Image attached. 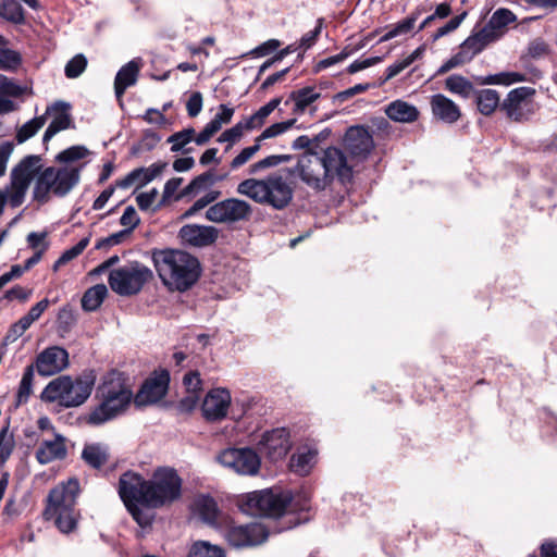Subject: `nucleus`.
I'll return each mask as SVG.
<instances>
[{
    "mask_svg": "<svg viewBox=\"0 0 557 557\" xmlns=\"http://www.w3.org/2000/svg\"><path fill=\"white\" fill-rule=\"evenodd\" d=\"M100 403L85 418L90 425H101L122 414L129 406L133 392L127 377L117 371L108 373L98 386Z\"/></svg>",
    "mask_w": 557,
    "mask_h": 557,
    "instance_id": "nucleus-1",
    "label": "nucleus"
},
{
    "mask_svg": "<svg viewBox=\"0 0 557 557\" xmlns=\"http://www.w3.org/2000/svg\"><path fill=\"white\" fill-rule=\"evenodd\" d=\"M154 268L165 286L184 292L199 277V262L182 250H158L152 255Z\"/></svg>",
    "mask_w": 557,
    "mask_h": 557,
    "instance_id": "nucleus-2",
    "label": "nucleus"
},
{
    "mask_svg": "<svg viewBox=\"0 0 557 557\" xmlns=\"http://www.w3.org/2000/svg\"><path fill=\"white\" fill-rule=\"evenodd\" d=\"M236 191L259 205H268L276 210L286 208L294 195L287 180L277 174L261 180L246 178L237 185Z\"/></svg>",
    "mask_w": 557,
    "mask_h": 557,
    "instance_id": "nucleus-3",
    "label": "nucleus"
},
{
    "mask_svg": "<svg viewBox=\"0 0 557 557\" xmlns=\"http://www.w3.org/2000/svg\"><path fill=\"white\" fill-rule=\"evenodd\" d=\"M243 512L250 516L281 517L288 510L304 509L289 491L270 488L255 491L240 497L238 502Z\"/></svg>",
    "mask_w": 557,
    "mask_h": 557,
    "instance_id": "nucleus-4",
    "label": "nucleus"
},
{
    "mask_svg": "<svg viewBox=\"0 0 557 557\" xmlns=\"http://www.w3.org/2000/svg\"><path fill=\"white\" fill-rule=\"evenodd\" d=\"M81 169L82 166L75 164L45 169L36 180L34 198L46 202L50 194L58 197L67 195L78 184Z\"/></svg>",
    "mask_w": 557,
    "mask_h": 557,
    "instance_id": "nucleus-5",
    "label": "nucleus"
},
{
    "mask_svg": "<svg viewBox=\"0 0 557 557\" xmlns=\"http://www.w3.org/2000/svg\"><path fill=\"white\" fill-rule=\"evenodd\" d=\"M92 386V379L73 380L69 375H61L47 384L41 393V399L47 403H58L66 408L77 407L90 396Z\"/></svg>",
    "mask_w": 557,
    "mask_h": 557,
    "instance_id": "nucleus-6",
    "label": "nucleus"
},
{
    "mask_svg": "<svg viewBox=\"0 0 557 557\" xmlns=\"http://www.w3.org/2000/svg\"><path fill=\"white\" fill-rule=\"evenodd\" d=\"M152 278V271L140 262H129L110 271L108 283L120 296L138 294L144 285Z\"/></svg>",
    "mask_w": 557,
    "mask_h": 557,
    "instance_id": "nucleus-7",
    "label": "nucleus"
},
{
    "mask_svg": "<svg viewBox=\"0 0 557 557\" xmlns=\"http://www.w3.org/2000/svg\"><path fill=\"white\" fill-rule=\"evenodd\" d=\"M182 481L171 468L157 469L148 481L149 508H159L172 504L181 496Z\"/></svg>",
    "mask_w": 557,
    "mask_h": 557,
    "instance_id": "nucleus-8",
    "label": "nucleus"
},
{
    "mask_svg": "<svg viewBox=\"0 0 557 557\" xmlns=\"http://www.w3.org/2000/svg\"><path fill=\"white\" fill-rule=\"evenodd\" d=\"M41 169V160L37 156L24 158L11 172V184L7 189V198L12 207L23 203L30 182Z\"/></svg>",
    "mask_w": 557,
    "mask_h": 557,
    "instance_id": "nucleus-9",
    "label": "nucleus"
},
{
    "mask_svg": "<svg viewBox=\"0 0 557 557\" xmlns=\"http://www.w3.org/2000/svg\"><path fill=\"white\" fill-rule=\"evenodd\" d=\"M223 468L239 475H256L261 467L259 455L251 448H226L216 456Z\"/></svg>",
    "mask_w": 557,
    "mask_h": 557,
    "instance_id": "nucleus-10",
    "label": "nucleus"
},
{
    "mask_svg": "<svg viewBox=\"0 0 557 557\" xmlns=\"http://www.w3.org/2000/svg\"><path fill=\"white\" fill-rule=\"evenodd\" d=\"M252 207L246 200L227 198L210 206L206 219L218 224H235L250 219Z\"/></svg>",
    "mask_w": 557,
    "mask_h": 557,
    "instance_id": "nucleus-11",
    "label": "nucleus"
},
{
    "mask_svg": "<svg viewBox=\"0 0 557 557\" xmlns=\"http://www.w3.org/2000/svg\"><path fill=\"white\" fill-rule=\"evenodd\" d=\"M324 166L321 154L306 151L298 159L296 173L309 187L322 190L329 185Z\"/></svg>",
    "mask_w": 557,
    "mask_h": 557,
    "instance_id": "nucleus-12",
    "label": "nucleus"
},
{
    "mask_svg": "<svg viewBox=\"0 0 557 557\" xmlns=\"http://www.w3.org/2000/svg\"><path fill=\"white\" fill-rule=\"evenodd\" d=\"M119 494L125 506L140 504L149 508L148 481L135 472H125L119 482Z\"/></svg>",
    "mask_w": 557,
    "mask_h": 557,
    "instance_id": "nucleus-13",
    "label": "nucleus"
},
{
    "mask_svg": "<svg viewBox=\"0 0 557 557\" xmlns=\"http://www.w3.org/2000/svg\"><path fill=\"white\" fill-rule=\"evenodd\" d=\"M268 537L262 524L250 523L246 525H232L226 530L225 539L236 548L255 546L263 543Z\"/></svg>",
    "mask_w": 557,
    "mask_h": 557,
    "instance_id": "nucleus-14",
    "label": "nucleus"
},
{
    "mask_svg": "<svg viewBox=\"0 0 557 557\" xmlns=\"http://www.w3.org/2000/svg\"><path fill=\"white\" fill-rule=\"evenodd\" d=\"M321 158L325 164L324 168L329 178V184L334 177H337L343 182L350 180L355 164L351 158H347L341 149L336 147H329L322 152Z\"/></svg>",
    "mask_w": 557,
    "mask_h": 557,
    "instance_id": "nucleus-15",
    "label": "nucleus"
},
{
    "mask_svg": "<svg viewBox=\"0 0 557 557\" xmlns=\"http://www.w3.org/2000/svg\"><path fill=\"white\" fill-rule=\"evenodd\" d=\"M169 381L170 377L165 371L147 379L138 393L134 396V404L137 407L157 404L165 396Z\"/></svg>",
    "mask_w": 557,
    "mask_h": 557,
    "instance_id": "nucleus-16",
    "label": "nucleus"
},
{
    "mask_svg": "<svg viewBox=\"0 0 557 557\" xmlns=\"http://www.w3.org/2000/svg\"><path fill=\"white\" fill-rule=\"evenodd\" d=\"M78 491L79 483L76 479H70L57 485L49 493L45 515L74 508Z\"/></svg>",
    "mask_w": 557,
    "mask_h": 557,
    "instance_id": "nucleus-17",
    "label": "nucleus"
},
{
    "mask_svg": "<svg viewBox=\"0 0 557 557\" xmlns=\"http://www.w3.org/2000/svg\"><path fill=\"white\" fill-rule=\"evenodd\" d=\"M535 94L531 87H518L512 89L503 103V109L508 117L520 122L527 120L532 113L530 98Z\"/></svg>",
    "mask_w": 557,
    "mask_h": 557,
    "instance_id": "nucleus-18",
    "label": "nucleus"
},
{
    "mask_svg": "<svg viewBox=\"0 0 557 557\" xmlns=\"http://www.w3.org/2000/svg\"><path fill=\"white\" fill-rule=\"evenodd\" d=\"M33 366L41 376L54 375L69 366V354L62 347L51 346L37 356Z\"/></svg>",
    "mask_w": 557,
    "mask_h": 557,
    "instance_id": "nucleus-19",
    "label": "nucleus"
},
{
    "mask_svg": "<svg viewBox=\"0 0 557 557\" xmlns=\"http://www.w3.org/2000/svg\"><path fill=\"white\" fill-rule=\"evenodd\" d=\"M231 394L225 388H213L207 393L201 404V412L208 421H220L227 416Z\"/></svg>",
    "mask_w": 557,
    "mask_h": 557,
    "instance_id": "nucleus-20",
    "label": "nucleus"
},
{
    "mask_svg": "<svg viewBox=\"0 0 557 557\" xmlns=\"http://www.w3.org/2000/svg\"><path fill=\"white\" fill-rule=\"evenodd\" d=\"M344 145L352 161L362 160L372 150L373 139L364 127L352 126L345 134Z\"/></svg>",
    "mask_w": 557,
    "mask_h": 557,
    "instance_id": "nucleus-21",
    "label": "nucleus"
},
{
    "mask_svg": "<svg viewBox=\"0 0 557 557\" xmlns=\"http://www.w3.org/2000/svg\"><path fill=\"white\" fill-rule=\"evenodd\" d=\"M259 449L271 460H278L286 456L290 448L289 434L285 429H275L265 432L258 443Z\"/></svg>",
    "mask_w": 557,
    "mask_h": 557,
    "instance_id": "nucleus-22",
    "label": "nucleus"
},
{
    "mask_svg": "<svg viewBox=\"0 0 557 557\" xmlns=\"http://www.w3.org/2000/svg\"><path fill=\"white\" fill-rule=\"evenodd\" d=\"M218 236V228L210 225L187 224L180 230L182 242L193 247L210 246Z\"/></svg>",
    "mask_w": 557,
    "mask_h": 557,
    "instance_id": "nucleus-23",
    "label": "nucleus"
},
{
    "mask_svg": "<svg viewBox=\"0 0 557 557\" xmlns=\"http://www.w3.org/2000/svg\"><path fill=\"white\" fill-rule=\"evenodd\" d=\"M69 110L70 106L63 101H57L46 109L44 115H50L52 120L44 134V143L51 140L57 133L71 127L72 119Z\"/></svg>",
    "mask_w": 557,
    "mask_h": 557,
    "instance_id": "nucleus-24",
    "label": "nucleus"
},
{
    "mask_svg": "<svg viewBox=\"0 0 557 557\" xmlns=\"http://www.w3.org/2000/svg\"><path fill=\"white\" fill-rule=\"evenodd\" d=\"M322 88L317 86H306L296 90H293L285 104H289L293 102V113L295 115H302L307 110L314 112L315 109L312 108L313 103L321 98Z\"/></svg>",
    "mask_w": 557,
    "mask_h": 557,
    "instance_id": "nucleus-25",
    "label": "nucleus"
},
{
    "mask_svg": "<svg viewBox=\"0 0 557 557\" xmlns=\"http://www.w3.org/2000/svg\"><path fill=\"white\" fill-rule=\"evenodd\" d=\"M65 456V438L60 434H54L52 438L44 440L36 451V459L41 465L63 459Z\"/></svg>",
    "mask_w": 557,
    "mask_h": 557,
    "instance_id": "nucleus-26",
    "label": "nucleus"
},
{
    "mask_svg": "<svg viewBox=\"0 0 557 557\" xmlns=\"http://www.w3.org/2000/svg\"><path fill=\"white\" fill-rule=\"evenodd\" d=\"M164 164H151L148 168H138L129 172L124 178L116 182V187L122 189H127L133 185L137 187H143L146 184L153 181L157 176H159L163 169Z\"/></svg>",
    "mask_w": 557,
    "mask_h": 557,
    "instance_id": "nucleus-27",
    "label": "nucleus"
},
{
    "mask_svg": "<svg viewBox=\"0 0 557 557\" xmlns=\"http://www.w3.org/2000/svg\"><path fill=\"white\" fill-rule=\"evenodd\" d=\"M517 21L516 14L506 8L497 9L483 27L490 37L496 41L508 30V26Z\"/></svg>",
    "mask_w": 557,
    "mask_h": 557,
    "instance_id": "nucleus-28",
    "label": "nucleus"
},
{
    "mask_svg": "<svg viewBox=\"0 0 557 557\" xmlns=\"http://www.w3.org/2000/svg\"><path fill=\"white\" fill-rule=\"evenodd\" d=\"M430 104L433 115L445 123H455L461 115L459 107L442 94L432 96Z\"/></svg>",
    "mask_w": 557,
    "mask_h": 557,
    "instance_id": "nucleus-29",
    "label": "nucleus"
},
{
    "mask_svg": "<svg viewBox=\"0 0 557 557\" xmlns=\"http://www.w3.org/2000/svg\"><path fill=\"white\" fill-rule=\"evenodd\" d=\"M183 385L187 396L184 397L180 406L183 410L190 411L198 405L200 393L202 391V381L198 371H189L183 377Z\"/></svg>",
    "mask_w": 557,
    "mask_h": 557,
    "instance_id": "nucleus-30",
    "label": "nucleus"
},
{
    "mask_svg": "<svg viewBox=\"0 0 557 557\" xmlns=\"http://www.w3.org/2000/svg\"><path fill=\"white\" fill-rule=\"evenodd\" d=\"M141 67V60L134 59L120 69L114 81V90L117 98H121L126 88L135 85Z\"/></svg>",
    "mask_w": 557,
    "mask_h": 557,
    "instance_id": "nucleus-31",
    "label": "nucleus"
},
{
    "mask_svg": "<svg viewBox=\"0 0 557 557\" xmlns=\"http://www.w3.org/2000/svg\"><path fill=\"white\" fill-rule=\"evenodd\" d=\"M385 114L398 123H412L419 117V110L404 100H395L385 108Z\"/></svg>",
    "mask_w": 557,
    "mask_h": 557,
    "instance_id": "nucleus-32",
    "label": "nucleus"
},
{
    "mask_svg": "<svg viewBox=\"0 0 557 557\" xmlns=\"http://www.w3.org/2000/svg\"><path fill=\"white\" fill-rule=\"evenodd\" d=\"M194 512L208 524H214L219 517V507L216 502L208 495H199L193 504Z\"/></svg>",
    "mask_w": 557,
    "mask_h": 557,
    "instance_id": "nucleus-33",
    "label": "nucleus"
},
{
    "mask_svg": "<svg viewBox=\"0 0 557 557\" xmlns=\"http://www.w3.org/2000/svg\"><path fill=\"white\" fill-rule=\"evenodd\" d=\"M317 461V451L309 448L298 449L290 459V469L299 475H307Z\"/></svg>",
    "mask_w": 557,
    "mask_h": 557,
    "instance_id": "nucleus-34",
    "label": "nucleus"
},
{
    "mask_svg": "<svg viewBox=\"0 0 557 557\" xmlns=\"http://www.w3.org/2000/svg\"><path fill=\"white\" fill-rule=\"evenodd\" d=\"M494 42L484 28L469 36L461 45L460 50L471 61L480 53L488 44Z\"/></svg>",
    "mask_w": 557,
    "mask_h": 557,
    "instance_id": "nucleus-35",
    "label": "nucleus"
},
{
    "mask_svg": "<svg viewBox=\"0 0 557 557\" xmlns=\"http://www.w3.org/2000/svg\"><path fill=\"white\" fill-rule=\"evenodd\" d=\"M21 95V88L8 77L0 75V114L8 113L14 109L13 102L8 97Z\"/></svg>",
    "mask_w": 557,
    "mask_h": 557,
    "instance_id": "nucleus-36",
    "label": "nucleus"
},
{
    "mask_svg": "<svg viewBox=\"0 0 557 557\" xmlns=\"http://www.w3.org/2000/svg\"><path fill=\"white\" fill-rule=\"evenodd\" d=\"M82 458L90 467L100 468L108 461V448L102 444H88L83 449Z\"/></svg>",
    "mask_w": 557,
    "mask_h": 557,
    "instance_id": "nucleus-37",
    "label": "nucleus"
},
{
    "mask_svg": "<svg viewBox=\"0 0 557 557\" xmlns=\"http://www.w3.org/2000/svg\"><path fill=\"white\" fill-rule=\"evenodd\" d=\"M108 295V288L104 284H97L90 288H88L82 298V307L85 311H95L97 310L104 298Z\"/></svg>",
    "mask_w": 557,
    "mask_h": 557,
    "instance_id": "nucleus-38",
    "label": "nucleus"
},
{
    "mask_svg": "<svg viewBox=\"0 0 557 557\" xmlns=\"http://www.w3.org/2000/svg\"><path fill=\"white\" fill-rule=\"evenodd\" d=\"M282 99L280 97L271 99L268 103L262 106L258 111H256L252 115L245 117L247 122L248 129H258L263 126L269 115L278 108Z\"/></svg>",
    "mask_w": 557,
    "mask_h": 557,
    "instance_id": "nucleus-39",
    "label": "nucleus"
},
{
    "mask_svg": "<svg viewBox=\"0 0 557 557\" xmlns=\"http://www.w3.org/2000/svg\"><path fill=\"white\" fill-rule=\"evenodd\" d=\"M45 517L46 519H53L57 528L63 533L72 532L77 524V513L75 508L47 513Z\"/></svg>",
    "mask_w": 557,
    "mask_h": 557,
    "instance_id": "nucleus-40",
    "label": "nucleus"
},
{
    "mask_svg": "<svg viewBox=\"0 0 557 557\" xmlns=\"http://www.w3.org/2000/svg\"><path fill=\"white\" fill-rule=\"evenodd\" d=\"M445 88L449 92L462 98H469L474 91L473 84L465 76L457 74L450 75L445 79Z\"/></svg>",
    "mask_w": 557,
    "mask_h": 557,
    "instance_id": "nucleus-41",
    "label": "nucleus"
},
{
    "mask_svg": "<svg viewBox=\"0 0 557 557\" xmlns=\"http://www.w3.org/2000/svg\"><path fill=\"white\" fill-rule=\"evenodd\" d=\"M476 104L482 114L490 115L499 106V95L494 89H483L478 92Z\"/></svg>",
    "mask_w": 557,
    "mask_h": 557,
    "instance_id": "nucleus-42",
    "label": "nucleus"
},
{
    "mask_svg": "<svg viewBox=\"0 0 557 557\" xmlns=\"http://www.w3.org/2000/svg\"><path fill=\"white\" fill-rule=\"evenodd\" d=\"M33 382H34V366H28L20 382L16 393V406L26 404L33 394Z\"/></svg>",
    "mask_w": 557,
    "mask_h": 557,
    "instance_id": "nucleus-43",
    "label": "nucleus"
},
{
    "mask_svg": "<svg viewBox=\"0 0 557 557\" xmlns=\"http://www.w3.org/2000/svg\"><path fill=\"white\" fill-rule=\"evenodd\" d=\"M424 51H425L424 46H420L414 51H412L409 55H407L406 58L398 60L395 63H393L392 65H389L386 69L385 81H388V79L395 77L396 75H398L399 73H401L405 69H407L409 65H411L414 61L420 59L423 55Z\"/></svg>",
    "mask_w": 557,
    "mask_h": 557,
    "instance_id": "nucleus-44",
    "label": "nucleus"
},
{
    "mask_svg": "<svg viewBox=\"0 0 557 557\" xmlns=\"http://www.w3.org/2000/svg\"><path fill=\"white\" fill-rule=\"evenodd\" d=\"M289 160H290V156H288V154L268 156V157L252 163L248 169V173L250 175H255V174H258L267 169L275 168L282 163L288 162Z\"/></svg>",
    "mask_w": 557,
    "mask_h": 557,
    "instance_id": "nucleus-45",
    "label": "nucleus"
},
{
    "mask_svg": "<svg viewBox=\"0 0 557 557\" xmlns=\"http://www.w3.org/2000/svg\"><path fill=\"white\" fill-rule=\"evenodd\" d=\"M47 120L45 115L36 116L32 119L30 121L23 124L17 133H16V140L22 144L29 138H32L39 129L44 127Z\"/></svg>",
    "mask_w": 557,
    "mask_h": 557,
    "instance_id": "nucleus-46",
    "label": "nucleus"
},
{
    "mask_svg": "<svg viewBox=\"0 0 557 557\" xmlns=\"http://www.w3.org/2000/svg\"><path fill=\"white\" fill-rule=\"evenodd\" d=\"M188 557H225V553L220 546L198 541L191 546Z\"/></svg>",
    "mask_w": 557,
    "mask_h": 557,
    "instance_id": "nucleus-47",
    "label": "nucleus"
},
{
    "mask_svg": "<svg viewBox=\"0 0 557 557\" xmlns=\"http://www.w3.org/2000/svg\"><path fill=\"white\" fill-rule=\"evenodd\" d=\"M226 177V175H215L213 173H203L196 178H194L188 186L185 188L184 194H191L194 191H198L201 189H205L216 182L223 181Z\"/></svg>",
    "mask_w": 557,
    "mask_h": 557,
    "instance_id": "nucleus-48",
    "label": "nucleus"
},
{
    "mask_svg": "<svg viewBox=\"0 0 557 557\" xmlns=\"http://www.w3.org/2000/svg\"><path fill=\"white\" fill-rule=\"evenodd\" d=\"M0 16L13 23L24 21L23 9L14 0H0Z\"/></svg>",
    "mask_w": 557,
    "mask_h": 557,
    "instance_id": "nucleus-49",
    "label": "nucleus"
},
{
    "mask_svg": "<svg viewBox=\"0 0 557 557\" xmlns=\"http://www.w3.org/2000/svg\"><path fill=\"white\" fill-rule=\"evenodd\" d=\"M296 123V119L277 122L267 127L256 139L261 144L262 140L277 137L289 131Z\"/></svg>",
    "mask_w": 557,
    "mask_h": 557,
    "instance_id": "nucleus-50",
    "label": "nucleus"
},
{
    "mask_svg": "<svg viewBox=\"0 0 557 557\" xmlns=\"http://www.w3.org/2000/svg\"><path fill=\"white\" fill-rule=\"evenodd\" d=\"M89 153L88 149L84 146H72L61 151L55 160L62 165L74 164L75 161L84 159Z\"/></svg>",
    "mask_w": 557,
    "mask_h": 557,
    "instance_id": "nucleus-51",
    "label": "nucleus"
},
{
    "mask_svg": "<svg viewBox=\"0 0 557 557\" xmlns=\"http://www.w3.org/2000/svg\"><path fill=\"white\" fill-rule=\"evenodd\" d=\"M90 237L86 236L82 238L75 246L72 248L65 250L61 257L57 260V262L53 265V270L57 271L61 265L70 262L71 260L78 257L85 248L89 245Z\"/></svg>",
    "mask_w": 557,
    "mask_h": 557,
    "instance_id": "nucleus-52",
    "label": "nucleus"
},
{
    "mask_svg": "<svg viewBox=\"0 0 557 557\" xmlns=\"http://www.w3.org/2000/svg\"><path fill=\"white\" fill-rule=\"evenodd\" d=\"M15 446L13 433L9 428L0 431V463H4L11 456Z\"/></svg>",
    "mask_w": 557,
    "mask_h": 557,
    "instance_id": "nucleus-53",
    "label": "nucleus"
},
{
    "mask_svg": "<svg viewBox=\"0 0 557 557\" xmlns=\"http://www.w3.org/2000/svg\"><path fill=\"white\" fill-rule=\"evenodd\" d=\"M195 136L193 127L185 128L181 132L174 133L168 138V143L172 144V151H181L187 144H189Z\"/></svg>",
    "mask_w": 557,
    "mask_h": 557,
    "instance_id": "nucleus-54",
    "label": "nucleus"
},
{
    "mask_svg": "<svg viewBox=\"0 0 557 557\" xmlns=\"http://www.w3.org/2000/svg\"><path fill=\"white\" fill-rule=\"evenodd\" d=\"M247 122L245 119L236 123L233 127L226 129L219 137L220 143H230L231 145L242 138L245 132H249Z\"/></svg>",
    "mask_w": 557,
    "mask_h": 557,
    "instance_id": "nucleus-55",
    "label": "nucleus"
},
{
    "mask_svg": "<svg viewBox=\"0 0 557 557\" xmlns=\"http://www.w3.org/2000/svg\"><path fill=\"white\" fill-rule=\"evenodd\" d=\"M525 81L523 74L518 72H506L496 75H491L485 78V84H499V85H511L518 82Z\"/></svg>",
    "mask_w": 557,
    "mask_h": 557,
    "instance_id": "nucleus-56",
    "label": "nucleus"
},
{
    "mask_svg": "<svg viewBox=\"0 0 557 557\" xmlns=\"http://www.w3.org/2000/svg\"><path fill=\"white\" fill-rule=\"evenodd\" d=\"M261 145L260 143L255 139V144L252 146L244 148L232 161H231V168L233 170H236L247 162H249L255 154L260 150Z\"/></svg>",
    "mask_w": 557,
    "mask_h": 557,
    "instance_id": "nucleus-57",
    "label": "nucleus"
},
{
    "mask_svg": "<svg viewBox=\"0 0 557 557\" xmlns=\"http://www.w3.org/2000/svg\"><path fill=\"white\" fill-rule=\"evenodd\" d=\"M416 17H409L404 20L403 22L398 23L396 26H394L392 29L386 32L380 39L381 42L391 40L399 35L407 34L410 32L414 25Z\"/></svg>",
    "mask_w": 557,
    "mask_h": 557,
    "instance_id": "nucleus-58",
    "label": "nucleus"
},
{
    "mask_svg": "<svg viewBox=\"0 0 557 557\" xmlns=\"http://www.w3.org/2000/svg\"><path fill=\"white\" fill-rule=\"evenodd\" d=\"M87 60L83 54L71 59L65 66V74L70 78L78 77L86 69Z\"/></svg>",
    "mask_w": 557,
    "mask_h": 557,
    "instance_id": "nucleus-59",
    "label": "nucleus"
},
{
    "mask_svg": "<svg viewBox=\"0 0 557 557\" xmlns=\"http://www.w3.org/2000/svg\"><path fill=\"white\" fill-rule=\"evenodd\" d=\"M21 62V57L17 52L11 49L0 48V69L12 70L15 69Z\"/></svg>",
    "mask_w": 557,
    "mask_h": 557,
    "instance_id": "nucleus-60",
    "label": "nucleus"
},
{
    "mask_svg": "<svg viewBox=\"0 0 557 557\" xmlns=\"http://www.w3.org/2000/svg\"><path fill=\"white\" fill-rule=\"evenodd\" d=\"M234 115V109L226 106L221 104L219 107V112L215 114V116L209 122L210 125L216 126V133L222 128L224 124H227L231 122L232 117Z\"/></svg>",
    "mask_w": 557,
    "mask_h": 557,
    "instance_id": "nucleus-61",
    "label": "nucleus"
},
{
    "mask_svg": "<svg viewBox=\"0 0 557 557\" xmlns=\"http://www.w3.org/2000/svg\"><path fill=\"white\" fill-rule=\"evenodd\" d=\"M467 12L461 13L460 15H457L453 17L450 21H448L444 26L440 27L432 36L433 40L436 41L437 39L448 35L449 33L456 30L462 21L466 18Z\"/></svg>",
    "mask_w": 557,
    "mask_h": 557,
    "instance_id": "nucleus-62",
    "label": "nucleus"
},
{
    "mask_svg": "<svg viewBox=\"0 0 557 557\" xmlns=\"http://www.w3.org/2000/svg\"><path fill=\"white\" fill-rule=\"evenodd\" d=\"M468 62H470V60L459 49V51L456 54H454L451 58H449L445 63H443L441 65V67L437 70V74L438 75L445 74V73L449 72L450 70L459 67Z\"/></svg>",
    "mask_w": 557,
    "mask_h": 557,
    "instance_id": "nucleus-63",
    "label": "nucleus"
},
{
    "mask_svg": "<svg viewBox=\"0 0 557 557\" xmlns=\"http://www.w3.org/2000/svg\"><path fill=\"white\" fill-rule=\"evenodd\" d=\"M120 223L131 233L139 223V216L136 210L131 206L127 207L120 219Z\"/></svg>",
    "mask_w": 557,
    "mask_h": 557,
    "instance_id": "nucleus-64",
    "label": "nucleus"
}]
</instances>
